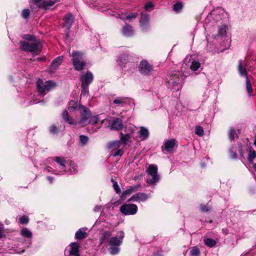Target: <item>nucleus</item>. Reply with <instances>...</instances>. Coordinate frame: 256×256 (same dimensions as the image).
Here are the masks:
<instances>
[{
	"mask_svg": "<svg viewBox=\"0 0 256 256\" xmlns=\"http://www.w3.org/2000/svg\"><path fill=\"white\" fill-rule=\"evenodd\" d=\"M120 18L123 20H124L126 19V17H124V16H120Z\"/></svg>",
	"mask_w": 256,
	"mask_h": 256,
	"instance_id": "338daca9",
	"label": "nucleus"
},
{
	"mask_svg": "<svg viewBox=\"0 0 256 256\" xmlns=\"http://www.w3.org/2000/svg\"><path fill=\"white\" fill-rule=\"evenodd\" d=\"M60 0H44L38 6L39 8L47 10L49 7L52 6L56 2H60Z\"/></svg>",
	"mask_w": 256,
	"mask_h": 256,
	"instance_id": "412c9836",
	"label": "nucleus"
},
{
	"mask_svg": "<svg viewBox=\"0 0 256 256\" xmlns=\"http://www.w3.org/2000/svg\"><path fill=\"white\" fill-rule=\"evenodd\" d=\"M146 182L148 184H152L157 182L160 179L158 174L148 175Z\"/></svg>",
	"mask_w": 256,
	"mask_h": 256,
	"instance_id": "bb28decb",
	"label": "nucleus"
},
{
	"mask_svg": "<svg viewBox=\"0 0 256 256\" xmlns=\"http://www.w3.org/2000/svg\"><path fill=\"white\" fill-rule=\"evenodd\" d=\"M124 154V152L122 150L119 149L117 150L114 154V156H122Z\"/></svg>",
	"mask_w": 256,
	"mask_h": 256,
	"instance_id": "13d9d810",
	"label": "nucleus"
},
{
	"mask_svg": "<svg viewBox=\"0 0 256 256\" xmlns=\"http://www.w3.org/2000/svg\"><path fill=\"white\" fill-rule=\"evenodd\" d=\"M110 129L114 130H120L124 128L122 120L120 118H116L113 120L110 126Z\"/></svg>",
	"mask_w": 256,
	"mask_h": 256,
	"instance_id": "2eb2a0df",
	"label": "nucleus"
},
{
	"mask_svg": "<svg viewBox=\"0 0 256 256\" xmlns=\"http://www.w3.org/2000/svg\"><path fill=\"white\" fill-rule=\"evenodd\" d=\"M200 252L198 248L194 246L191 248L190 252V256H200Z\"/></svg>",
	"mask_w": 256,
	"mask_h": 256,
	"instance_id": "473e14b6",
	"label": "nucleus"
},
{
	"mask_svg": "<svg viewBox=\"0 0 256 256\" xmlns=\"http://www.w3.org/2000/svg\"><path fill=\"white\" fill-rule=\"evenodd\" d=\"M20 48L25 52H36L37 51H40L42 45L40 40H35L34 42L27 41H21L20 42Z\"/></svg>",
	"mask_w": 256,
	"mask_h": 256,
	"instance_id": "20e7f679",
	"label": "nucleus"
},
{
	"mask_svg": "<svg viewBox=\"0 0 256 256\" xmlns=\"http://www.w3.org/2000/svg\"><path fill=\"white\" fill-rule=\"evenodd\" d=\"M42 0H34V1L36 3V5L38 6L40 4H38V3L40 2Z\"/></svg>",
	"mask_w": 256,
	"mask_h": 256,
	"instance_id": "69168bd1",
	"label": "nucleus"
},
{
	"mask_svg": "<svg viewBox=\"0 0 256 256\" xmlns=\"http://www.w3.org/2000/svg\"><path fill=\"white\" fill-rule=\"evenodd\" d=\"M186 75L182 71H171L166 76L168 86L174 90L178 91L180 90Z\"/></svg>",
	"mask_w": 256,
	"mask_h": 256,
	"instance_id": "f03ea898",
	"label": "nucleus"
},
{
	"mask_svg": "<svg viewBox=\"0 0 256 256\" xmlns=\"http://www.w3.org/2000/svg\"><path fill=\"white\" fill-rule=\"evenodd\" d=\"M54 160L62 170V172L56 173L58 174H63L64 172L66 171V164L67 163L64 158L60 156H54L53 158Z\"/></svg>",
	"mask_w": 256,
	"mask_h": 256,
	"instance_id": "dca6fc26",
	"label": "nucleus"
},
{
	"mask_svg": "<svg viewBox=\"0 0 256 256\" xmlns=\"http://www.w3.org/2000/svg\"><path fill=\"white\" fill-rule=\"evenodd\" d=\"M130 190L131 192H135L138 190V189L140 188V184H137L134 186H130L128 187Z\"/></svg>",
	"mask_w": 256,
	"mask_h": 256,
	"instance_id": "603ef678",
	"label": "nucleus"
},
{
	"mask_svg": "<svg viewBox=\"0 0 256 256\" xmlns=\"http://www.w3.org/2000/svg\"><path fill=\"white\" fill-rule=\"evenodd\" d=\"M253 168L256 171V163L253 164Z\"/></svg>",
	"mask_w": 256,
	"mask_h": 256,
	"instance_id": "774afa93",
	"label": "nucleus"
},
{
	"mask_svg": "<svg viewBox=\"0 0 256 256\" xmlns=\"http://www.w3.org/2000/svg\"><path fill=\"white\" fill-rule=\"evenodd\" d=\"M121 144L120 141V140H114L108 144V147L110 148H118Z\"/></svg>",
	"mask_w": 256,
	"mask_h": 256,
	"instance_id": "c9c22d12",
	"label": "nucleus"
},
{
	"mask_svg": "<svg viewBox=\"0 0 256 256\" xmlns=\"http://www.w3.org/2000/svg\"><path fill=\"white\" fill-rule=\"evenodd\" d=\"M176 145V140L174 138H172L164 142V146H162V148L164 147V150L168 152H170L173 150L174 148Z\"/></svg>",
	"mask_w": 256,
	"mask_h": 256,
	"instance_id": "ddd939ff",
	"label": "nucleus"
},
{
	"mask_svg": "<svg viewBox=\"0 0 256 256\" xmlns=\"http://www.w3.org/2000/svg\"><path fill=\"white\" fill-rule=\"evenodd\" d=\"M78 106V104L77 102L74 100H71L69 102L68 106V110L70 112H73L75 110Z\"/></svg>",
	"mask_w": 256,
	"mask_h": 256,
	"instance_id": "72a5a7b5",
	"label": "nucleus"
},
{
	"mask_svg": "<svg viewBox=\"0 0 256 256\" xmlns=\"http://www.w3.org/2000/svg\"><path fill=\"white\" fill-rule=\"evenodd\" d=\"M131 194L132 192L128 188L126 190H124L122 192V195L120 196L121 200H124L126 198V196H127L130 195Z\"/></svg>",
	"mask_w": 256,
	"mask_h": 256,
	"instance_id": "c03bdc74",
	"label": "nucleus"
},
{
	"mask_svg": "<svg viewBox=\"0 0 256 256\" xmlns=\"http://www.w3.org/2000/svg\"><path fill=\"white\" fill-rule=\"evenodd\" d=\"M238 69L240 76H244L246 78H248V71L250 70V67L246 60H240L238 61Z\"/></svg>",
	"mask_w": 256,
	"mask_h": 256,
	"instance_id": "0eeeda50",
	"label": "nucleus"
},
{
	"mask_svg": "<svg viewBox=\"0 0 256 256\" xmlns=\"http://www.w3.org/2000/svg\"><path fill=\"white\" fill-rule=\"evenodd\" d=\"M256 158V152L252 148H250L248 150V160L250 163L254 162V159Z\"/></svg>",
	"mask_w": 256,
	"mask_h": 256,
	"instance_id": "cd10ccee",
	"label": "nucleus"
},
{
	"mask_svg": "<svg viewBox=\"0 0 256 256\" xmlns=\"http://www.w3.org/2000/svg\"><path fill=\"white\" fill-rule=\"evenodd\" d=\"M128 98L126 97H118L113 101V104L118 106H123L127 103Z\"/></svg>",
	"mask_w": 256,
	"mask_h": 256,
	"instance_id": "393cba45",
	"label": "nucleus"
},
{
	"mask_svg": "<svg viewBox=\"0 0 256 256\" xmlns=\"http://www.w3.org/2000/svg\"><path fill=\"white\" fill-rule=\"evenodd\" d=\"M120 210L124 215H132L136 213L138 207L134 204H126L120 207Z\"/></svg>",
	"mask_w": 256,
	"mask_h": 256,
	"instance_id": "1a4fd4ad",
	"label": "nucleus"
},
{
	"mask_svg": "<svg viewBox=\"0 0 256 256\" xmlns=\"http://www.w3.org/2000/svg\"><path fill=\"white\" fill-rule=\"evenodd\" d=\"M204 242L205 245L210 248L214 246L216 244V242L214 240L208 238H204Z\"/></svg>",
	"mask_w": 256,
	"mask_h": 256,
	"instance_id": "c756f323",
	"label": "nucleus"
},
{
	"mask_svg": "<svg viewBox=\"0 0 256 256\" xmlns=\"http://www.w3.org/2000/svg\"><path fill=\"white\" fill-rule=\"evenodd\" d=\"M154 7L153 4L151 2H148L146 4L144 8L146 10H148L150 8H152Z\"/></svg>",
	"mask_w": 256,
	"mask_h": 256,
	"instance_id": "6e6d98bb",
	"label": "nucleus"
},
{
	"mask_svg": "<svg viewBox=\"0 0 256 256\" xmlns=\"http://www.w3.org/2000/svg\"><path fill=\"white\" fill-rule=\"evenodd\" d=\"M22 38L28 40V42H34L35 40H40L38 39L36 36L29 34H24L22 36Z\"/></svg>",
	"mask_w": 256,
	"mask_h": 256,
	"instance_id": "2f4dec72",
	"label": "nucleus"
},
{
	"mask_svg": "<svg viewBox=\"0 0 256 256\" xmlns=\"http://www.w3.org/2000/svg\"><path fill=\"white\" fill-rule=\"evenodd\" d=\"M29 222V218L28 216H21L20 218V222L21 224H26L28 223Z\"/></svg>",
	"mask_w": 256,
	"mask_h": 256,
	"instance_id": "09e8293b",
	"label": "nucleus"
},
{
	"mask_svg": "<svg viewBox=\"0 0 256 256\" xmlns=\"http://www.w3.org/2000/svg\"><path fill=\"white\" fill-rule=\"evenodd\" d=\"M122 32L125 36H130L134 32L132 27L130 25L126 24L122 28Z\"/></svg>",
	"mask_w": 256,
	"mask_h": 256,
	"instance_id": "a878e982",
	"label": "nucleus"
},
{
	"mask_svg": "<svg viewBox=\"0 0 256 256\" xmlns=\"http://www.w3.org/2000/svg\"><path fill=\"white\" fill-rule=\"evenodd\" d=\"M112 181L113 182V187L116 194H120L121 192L120 188L116 182L112 179Z\"/></svg>",
	"mask_w": 256,
	"mask_h": 256,
	"instance_id": "37998d69",
	"label": "nucleus"
},
{
	"mask_svg": "<svg viewBox=\"0 0 256 256\" xmlns=\"http://www.w3.org/2000/svg\"><path fill=\"white\" fill-rule=\"evenodd\" d=\"M102 210V208L100 206H95L94 208V211L95 212H100Z\"/></svg>",
	"mask_w": 256,
	"mask_h": 256,
	"instance_id": "680f3d73",
	"label": "nucleus"
},
{
	"mask_svg": "<svg viewBox=\"0 0 256 256\" xmlns=\"http://www.w3.org/2000/svg\"><path fill=\"white\" fill-rule=\"evenodd\" d=\"M246 89L248 96H250L252 95V88L249 77L246 78Z\"/></svg>",
	"mask_w": 256,
	"mask_h": 256,
	"instance_id": "7c9ffc66",
	"label": "nucleus"
},
{
	"mask_svg": "<svg viewBox=\"0 0 256 256\" xmlns=\"http://www.w3.org/2000/svg\"><path fill=\"white\" fill-rule=\"evenodd\" d=\"M86 228H80L75 234L74 238L78 240H82L86 238L87 233L86 232Z\"/></svg>",
	"mask_w": 256,
	"mask_h": 256,
	"instance_id": "b1692460",
	"label": "nucleus"
},
{
	"mask_svg": "<svg viewBox=\"0 0 256 256\" xmlns=\"http://www.w3.org/2000/svg\"><path fill=\"white\" fill-rule=\"evenodd\" d=\"M63 20V27L68 31L74 23V16L71 13H68L64 17Z\"/></svg>",
	"mask_w": 256,
	"mask_h": 256,
	"instance_id": "9b49d317",
	"label": "nucleus"
},
{
	"mask_svg": "<svg viewBox=\"0 0 256 256\" xmlns=\"http://www.w3.org/2000/svg\"><path fill=\"white\" fill-rule=\"evenodd\" d=\"M222 232L225 234H228V230L226 228H224L222 229Z\"/></svg>",
	"mask_w": 256,
	"mask_h": 256,
	"instance_id": "0e129e2a",
	"label": "nucleus"
},
{
	"mask_svg": "<svg viewBox=\"0 0 256 256\" xmlns=\"http://www.w3.org/2000/svg\"><path fill=\"white\" fill-rule=\"evenodd\" d=\"M230 156L232 159H236L237 158V154L236 150H234V148H232L230 150Z\"/></svg>",
	"mask_w": 256,
	"mask_h": 256,
	"instance_id": "5fc2aeb1",
	"label": "nucleus"
},
{
	"mask_svg": "<svg viewBox=\"0 0 256 256\" xmlns=\"http://www.w3.org/2000/svg\"><path fill=\"white\" fill-rule=\"evenodd\" d=\"M90 118L88 121V123L92 125L97 124L100 120V118L98 116H92Z\"/></svg>",
	"mask_w": 256,
	"mask_h": 256,
	"instance_id": "79ce46f5",
	"label": "nucleus"
},
{
	"mask_svg": "<svg viewBox=\"0 0 256 256\" xmlns=\"http://www.w3.org/2000/svg\"><path fill=\"white\" fill-rule=\"evenodd\" d=\"M201 210L203 212H207L210 209L206 205H202L200 206Z\"/></svg>",
	"mask_w": 256,
	"mask_h": 256,
	"instance_id": "bf43d9fd",
	"label": "nucleus"
},
{
	"mask_svg": "<svg viewBox=\"0 0 256 256\" xmlns=\"http://www.w3.org/2000/svg\"><path fill=\"white\" fill-rule=\"evenodd\" d=\"M50 132L53 134H56L58 133V129L56 128V126L55 125H52L50 126Z\"/></svg>",
	"mask_w": 256,
	"mask_h": 256,
	"instance_id": "4d7b16f0",
	"label": "nucleus"
},
{
	"mask_svg": "<svg viewBox=\"0 0 256 256\" xmlns=\"http://www.w3.org/2000/svg\"><path fill=\"white\" fill-rule=\"evenodd\" d=\"M70 170L72 173L75 172L76 171L77 166H76L74 163L70 161Z\"/></svg>",
	"mask_w": 256,
	"mask_h": 256,
	"instance_id": "8fccbe9b",
	"label": "nucleus"
},
{
	"mask_svg": "<svg viewBox=\"0 0 256 256\" xmlns=\"http://www.w3.org/2000/svg\"><path fill=\"white\" fill-rule=\"evenodd\" d=\"M4 224L0 222V238H2V234L4 230Z\"/></svg>",
	"mask_w": 256,
	"mask_h": 256,
	"instance_id": "052dcab7",
	"label": "nucleus"
},
{
	"mask_svg": "<svg viewBox=\"0 0 256 256\" xmlns=\"http://www.w3.org/2000/svg\"><path fill=\"white\" fill-rule=\"evenodd\" d=\"M138 16L137 12H133L128 14L126 16V19L131 20L136 18Z\"/></svg>",
	"mask_w": 256,
	"mask_h": 256,
	"instance_id": "de8ad7c7",
	"label": "nucleus"
},
{
	"mask_svg": "<svg viewBox=\"0 0 256 256\" xmlns=\"http://www.w3.org/2000/svg\"><path fill=\"white\" fill-rule=\"evenodd\" d=\"M80 141L81 142V143L84 145V144H86L88 141V138L86 136H84V135H81L80 136Z\"/></svg>",
	"mask_w": 256,
	"mask_h": 256,
	"instance_id": "3c124183",
	"label": "nucleus"
},
{
	"mask_svg": "<svg viewBox=\"0 0 256 256\" xmlns=\"http://www.w3.org/2000/svg\"><path fill=\"white\" fill-rule=\"evenodd\" d=\"M226 34V26L225 25H222L219 28L218 35L221 36H224Z\"/></svg>",
	"mask_w": 256,
	"mask_h": 256,
	"instance_id": "a19ab883",
	"label": "nucleus"
},
{
	"mask_svg": "<svg viewBox=\"0 0 256 256\" xmlns=\"http://www.w3.org/2000/svg\"><path fill=\"white\" fill-rule=\"evenodd\" d=\"M148 196L145 193L138 192L131 196L129 201L144 202L148 198Z\"/></svg>",
	"mask_w": 256,
	"mask_h": 256,
	"instance_id": "4468645a",
	"label": "nucleus"
},
{
	"mask_svg": "<svg viewBox=\"0 0 256 256\" xmlns=\"http://www.w3.org/2000/svg\"><path fill=\"white\" fill-rule=\"evenodd\" d=\"M130 190L131 192H135L138 190V189L140 188V184H137L134 186H130L128 187Z\"/></svg>",
	"mask_w": 256,
	"mask_h": 256,
	"instance_id": "864d4df0",
	"label": "nucleus"
},
{
	"mask_svg": "<svg viewBox=\"0 0 256 256\" xmlns=\"http://www.w3.org/2000/svg\"><path fill=\"white\" fill-rule=\"evenodd\" d=\"M124 130L128 132L126 134H123L122 132L120 133V143L124 146H126L130 141L131 136L130 134H132L134 132V130L132 127H125Z\"/></svg>",
	"mask_w": 256,
	"mask_h": 256,
	"instance_id": "9d476101",
	"label": "nucleus"
},
{
	"mask_svg": "<svg viewBox=\"0 0 256 256\" xmlns=\"http://www.w3.org/2000/svg\"><path fill=\"white\" fill-rule=\"evenodd\" d=\"M148 175H154L158 174V168L154 164H150L147 170Z\"/></svg>",
	"mask_w": 256,
	"mask_h": 256,
	"instance_id": "c85d7f7f",
	"label": "nucleus"
},
{
	"mask_svg": "<svg viewBox=\"0 0 256 256\" xmlns=\"http://www.w3.org/2000/svg\"><path fill=\"white\" fill-rule=\"evenodd\" d=\"M129 60L128 54L124 53L119 56L116 62L118 65L122 68H124L125 66V65L129 62Z\"/></svg>",
	"mask_w": 256,
	"mask_h": 256,
	"instance_id": "a211bd4d",
	"label": "nucleus"
},
{
	"mask_svg": "<svg viewBox=\"0 0 256 256\" xmlns=\"http://www.w3.org/2000/svg\"><path fill=\"white\" fill-rule=\"evenodd\" d=\"M62 118L65 122L71 125H76L78 122L74 121L72 117L68 115L66 110H64L62 113Z\"/></svg>",
	"mask_w": 256,
	"mask_h": 256,
	"instance_id": "4be33fe9",
	"label": "nucleus"
},
{
	"mask_svg": "<svg viewBox=\"0 0 256 256\" xmlns=\"http://www.w3.org/2000/svg\"><path fill=\"white\" fill-rule=\"evenodd\" d=\"M118 236H112V232L110 231H104L100 238V244H102L106 240L110 246L109 252L112 255H116L120 251V246L122 244L124 234L122 231L118 233Z\"/></svg>",
	"mask_w": 256,
	"mask_h": 256,
	"instance_id": "f257e3e1",
	"label": "nucleus"
},
{
	"mask_svg": "<svg viewBox=\"0 0 256 256\" xmlns=\"http://www.w3.org/2000/svg\"><path fill=\"white\" fill-rule=\"evenodd\" d=\"M195 133L198 136H202L204 134L202 128L200 126H196L195 128Z\"/></svg>",
	"mask_w": 256,
	"mask_h": 256,
	"instance_id": "ea45409f",
	"label": "nucleus"
},
{
	"mask_svg": "<svg viewBox=\"0 0 256 256\" xmlns=\"http://www.w3.org/2000/svg\"><path fill=\"white\" fill-rule=\"evenodd\" d=\"M149 21V16L148 14H142L140 20V23L142 30H147Z\"/></svg>",
	"mask_w": 256,
	"mask_h": 256,
	"instance_id": "f3484780",
	"label": "nucleus"
},
{
	"mask_svg": "<svg viewBox=\"0 0 256 256\" xmlns=\"http://www.w3.org/2000/svg\"><path fill=\"white\" fill-rule=\"evenodd\" d=\"M70 254L72 256H80L79 254L80 246L78 242H72L70 245Z\"/></svg>",
	"mask_w": 256,
	"mask_h": 256,
	"instance_id": "6ab92c4d",
	"label": "nucleus"
},
{
	"mask_svg": "<svg viewBox=\"0 0 256 256\" xmlns=\"http://www.w3.org/2000/svg\"><path fill=\"white\" fill-rule=\"evenodd\" d=\"M182 2H178L173 6V10L176 12H180L182 8Z\"/></svg>",
	"mask_w": 256,
	"mask_h": 256,
	"instance_id": "58836bf2",
	"label": "nucleus"
},
{
	"mask_svg": "<svg viewBox=\"0 0 256 256\" xmlns=\"http://www.w3.org/2000/svg\"><path fill=\"white\" fill-rule=\"evenodd\" d=\"M83 54L80 52H74L72 54V62L74 68L78 71L82 70L86 66V62L82 58Z\"/></svg>",
	"mask_w": 256,
	"mask_h": 256,
	"instance_id": "39448f33",
	"label": "nucleus"
},
{
	"mask_svg": "<svg viewBox=\"0 0 256 256\" xmlns=\"http://www.w3.org/2000/svg\"><path fill=\"white\" fill-rule=\"evenodd\" d=\"M139 70L140 74L144 76H148L153 71V66L145 60H142L139 65Z\"/></svg>",
	"mask_w": 256,
	"mask_h": 256,
	"instance_id": "423d86ee",
	"label": "nucleus"
},
{
	"mask_svg": "<svg viewBox=\"0 0 256 256\" xmlns=\"http://www.w3.org/2000/svg\"><path fill=\"white\" fill-rule=\"evenodd\" d=\"M56 86V82L52 80H48L44 82L42 79H38L36 82V88L41 95H45L47 92L54 88Z\"/></svg>",
	"mask_w": 256,
	"mask_h": 256,
	"instance_id": "7ed1b4c3",
	"label": "nucleus"
},
{
	"mask_svg": "<svg viewBox=\"0 0 256 256\" xmlns=\"http://www.w3.org/2000/svg\"><path fill=\"white\" fill-rule=\"evenodd\" d=\"M23 18L26 19L28 18L30 15V11L28 9H24L22 14Z\"/></svg>",
	"mask_w": 256,
	"mask_h": 256,
	"instance_id": "49530a36",
	"label": "nucleus"
},
{
	"mask_svg": "<svg viewBox=\"0 0 256 256\" xmlns=\"http://www.w3.org/2000/svg\"><path fill=\"white\" fill-rule=\"evenodd\" d=\"M21 234L22 236L26 238H30L32 236V232L27 228L22 229Z\"/></svg>",
	"mask_w": 256,
	"mask_h": 256,
	"instance_id": "f704fd0d",
	"label": "nucleus"
},
{
	"mask_svg": "<svg viewBox=\"0 0 256 256\" xmlns=\"http://www.w3.org/2000/svg\"><path fill=\"white\" fill-rule=\"evenodd\" d=\"M47 178L50 184H52L54 181V178L50 176H48Z\"/></svg>",
	"mask_w": 256,
	"mask_h": 256,
	"instance_id": "e2e57ef3",
	"label": "nucleus"
},
{
	"mask_svg": "<svg viewBox=\"0 0 256 256\" xmlns=\"http://www.w3.org/2000/svg\"><path fill=\"white\" fill-rule=\"evenodd\" d=\"M78 109L80 114V120L78 122L82 124H85L91 116V112L88 108L82 105L79 106Z\"/></svg>",
	"mask_w": 256,
	"mask_h": 256,
	"instance_id": "6e6552de",
	"label": "nucleus"
},
{
	"mask_svg": "<svg viewBox=\"0 0 256 256\" xmlns=\"http://www.w3.org/2000/svg\"><path fill=\"white\" fill-rule=\"evenodd\" d=\"M82 87V92H81V95L85 96L88 93V86L86 85H81Z\"/></svg>",
	"mask_w": 256,
	"mask_h": 256,
	"instance_id": "a18cd8bd",
	"label": "nucleus"
},
{
	"mask_svg": "<svg viewBox=\"0 0 256 256\" xmlns=\"http://www.w3.org/2000/svg\"><path fill=\"white\" fill-rule=\"evenodd\" d=\"M93 79V74L90 71H88L85 74L80 77V80L82 84L84 86L86 85L89 86L90 84L92 82Z\"/></svg>",
	"mask_w": 256,
	"mask_h": 256,
	"instance_id": "f8f14e48",
	"label": "nucleus"
},
{
	"mask_svg": "<svg viewBox=\"0 0 256 256\" xmlns=\"http://www.w3.org/2000/svg\"><path fill=\"white\" fill-rule=\"evenodd\" d=\"M236 135V130L233 128H230L228 132V138L230 140L232 141L234 140Z\"/></svg>",
	"mask_w": 256,
	"mask_h": 256,
	"instance_id": "4c0bfd02",
	"label": "nucleus"
},
{
	"mask_svg": "<svg viewBox=\"0 0 256 256\" xmlns=\"http://www.w3.org/2000/svg\"><path fill=\"white\" fill-rule=\"evenodd\" d=\"M138 134L141 140H146L149 136V132L148 129L144 126H141L140 128V130Z\"/></svg>",
	"mask_w": 256,
	"mask_h": 256,
	"instance_id": "5701e85b",
	"label": "nucleus"
},
{
	"mask_svg": "<svg viewBox=\"0 0 256 256\" xmlns=\"http://www.w3.org/2000/svg\"><path fill=\"white\" fill-rule=\"evenodd\" d=\"M200 63L196 60H193L192 62L191 65H190V69L192 71H196V70L200 67Z\"/></svg>",
	"mask_w": 256,
	"mask_h": 256,
	"instance_id": "e433bc0d",
	"label": "nucleus"
},
{
	"mask_svg": "<svg viewBox=\"0 0 256 256\" xmlns=\"http://www.w3.org/2000/svg\"><path fill=\"white\" fill-rule=\"evenodd\" d=\"M63 58L62 56H59L52 60L50 66L51 71H54L58 68L63 60Z\"/></svg>",
	"mask_w": 256,
	"mask_h": 256,
	"instance_id": "aec40b11",
	"label": "nucleus"
}]
</instances>
